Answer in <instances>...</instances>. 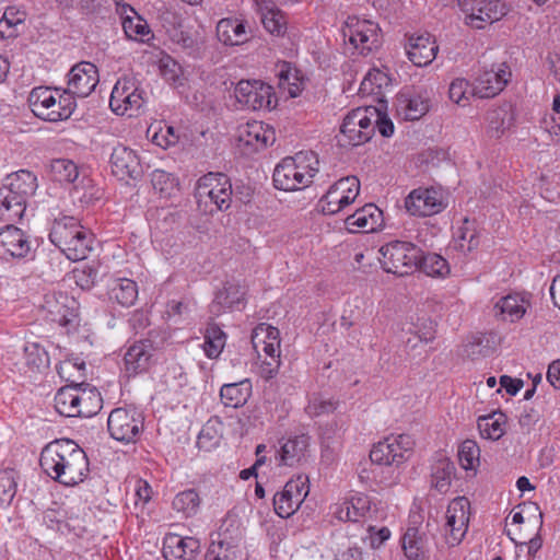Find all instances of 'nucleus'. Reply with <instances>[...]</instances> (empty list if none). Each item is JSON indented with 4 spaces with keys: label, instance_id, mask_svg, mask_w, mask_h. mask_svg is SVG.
I'll return each mask as SVG.
<instances>
[{
    "label": "nucleus",
    "instance_id": "obj_1",
    "mask_svg": "<svg viewBox=\"0 0 560 560\" xmlns=\"http://www.w3.org/2000/svg\"><path fill=\"white\" fill-rule=\"evenodd\" d=\"M39 465L54 480L68 487L82 482L89 472L85 452L72 440H55L42 450Z\"/></svg>",
    "mask_w": 560,
    "mask_h": 560
},
{
    "label": "nucleus",
    "instance_id": "obj_2",
    "mask_svg": "<svg viewBox=\"0 0 560 560\" xmlns=\"http://www.w3.org/2000/svg\"><path fill=\"white\" fill-rule=\"evenodd\" d=\"M319 161L313 151H301L294 156L284 158L273 171V184L285 191L307 187L318 172Z\"/></svg>",
    "mask_w": 560,
    "mask_h": 560
},
{
    "label": "nucleus",
    "instance_id": "obj_3",
    "mask_svg": "<svg viewBox=\"0 0 560 560\" xmlns=\"http://www.w3.org/2000/svg\"><path fill=\"white\" fill-rule=\"evenodd\" d=\"M27 103L36 117L52 122L68 119L75 108L71 95L67 92L59 94L57 89L48 86L34 88L28 94Z\"/></svg>",
    "mask_w": 560,
    "mask_h": 560
},
{
    "label": "nucleus",
    "instance_id": "obj_4",
    "mask_svg": "<svg viewBox=\"0 0 560 560\" xmlns=\"http://www.w3.org/2000/svg\"><path fill=\"white\" fill-rule=\"evenodd\" d=\"M380 262L385 272L405 276L418 269L421 249L409 242L394 241L380 248Z\"/></svg>",
    "mask_w": 560,
    "mask_h": 560
},
{
    "label": "nucleus",
    "instance_id": "obj_5",
    "mask_svg": "<svg viewBox=\"0 0 560 560\" xmlns=\"http://www.w3.org/2000/svg\"><path fill=\"white\" fill-rule=\"evenodd\" d=\"M145 104L144 91L136 78L124 75L115 83L110 98V109L117 115L136 116Z\"/></svg>",
    "mask_w": 560,
    "mask_h": 560
},
{
    "label": "nucleus",
    "instance_id": "obj_6",
    "mask_svg": "<svg viewBox=\"0 0 560 560\" xmlns=\"http://www.w3.org/2000/svg\"><path fill=\"white\" fill-rule=\"evenodd\" d=\"M196 197L199 205L213 206L209 212L229 209L232 200V185L229 177L222 173L205 175L198 180Z\"/></svg>",
    "mask_w": 560,
    "mask_h": 560
},
{
    "label": "nucleus",
    "instance_id": "obj_7",
    "mask_svg": "<svg viewBox=\"0 0 560 560\" xmlns=\"http://www.w3.org/2000/svg\"><path fill=\"white\" fill-rule=\"evenodd\" d=\"M42 310L46 319L67 329V332L79 325L78 302L63 292H49L45 294Z\"/></svg>",
    "mask_w": 560,
    "mask_h": 560
},
{
    "label": "nucleus",
    "instance_id": "obj_8",
    "mask_svg": "<svg viewBox=\"0 0 560 560\" xmlns=\"http://www.w3.org/2000/svg\"><path fill=\"white\" fill-rule=\"evenodd\" d=\"M415 441L408 434L389 436L374 444L370 452L372 463L385 466H399L412 454Z\"/></svg>",
    "mask_w": 560,
    "mask_h": 560
},
{
    "label": "nucleus",
    "instance_id": "obj_9",
    "mask_svg": "<svg viewBox=\"0 0 560 560\" xmlns=\"http://www.w3.org/2000/svg\"><path fill=\"white\" fill-rule=\"evenodd\" d=\"M360 192V180L357 176L342 177L332 184L320 198L318 207L324 214H336L351 205Z\"/></svg>",
    "mask_w": 560,
    "mask_h": 560
},
{
    "label": "nucleus",
    "instance_id": "obj_10",
    "mask_svg": "<svg viewBox=\"0 0 560 560\" xmlns=\"http://www.w3.org/2000/svg\"><path fill=\"white\" fill-rule=\"evenodd\" d=\"M306 476H298L289 480L283 489L273 495V508L277 515L282 518L290 517L299 510L310 492Z\"/></svg>",
    "mask_w": 560,
    "mask_h": 560
},
{
    "label": "nucleus",
    "instance_id": "obj_11",
    "mask_svg": "<svg viewBox=\"0 0 560 560\" xmlns=\"http://www.w3.org/2000/svg\"><path fill=\"white\" fill-rule=\"evenodd\" d=\"M377 31V25L373 22L359 20L355 16H349L342 27L343 37L348 38L361 55H366L378 46Z\"/></svg>",
    "mask_w": 560,
    "mask_h": 560
},
{
    "label": "nucleus",
    "instance_id": "obj_12",
    "mask_svg": "<svg viewBox=\"0 0 560 560\" xmlns=\"http://www.w3.org/2000/svg\"><path fill=\"white\" fill-rule=\"evenodd\" d=\"M235 98L243 107L250 110L275 107L272 88L258 80L240 81L235 88Z\"/></svg>",
    "mask_w": 560,
    "mask_h": 560
},
{
    "label": "nucleus",
    "instance_id": "obj_13",
    "mask_svg": "<svg viewBox=\"0 0 560 560\" xmlns=\"http://www.w3.org/2000/svg\"><path fill=\"white\" fill-rule=\"evenodd\" d=\"M470 502L465 497L453 499L446 510L445 539L450 546H457L465 537L468 523Z\"/></svg>",
    "mask_w": 560,
    "mask_h": 560
},
{
    "label": "nucleus",
    "instance_id": "obj_14",
    "mask_svg": "<svg viewBox=\"0 0 560 560\" xmlns=\"http://www.w3.org/2000/svg\"><path fill=\"white\" fill-rule=\"evenodd\" d=\"M107 429L113 439L124 443H135L142 429L143 423L136 412L125 408L112 410L107 420Z\"/></svg>",
    "mask_w": 560,
    "mask_h": 560
},
{
    "label": "nucleus",
    "instance_id": "obj_15",
    "mask_svg": "<svg viewBox=\"0 0 560 560\" xmlns=\"http://www.w3.org/2000/svg\"><path fill=\"white\" fill-rule=\"evenodd\" d=\"M511 77L510 67L505 62L485 69L475 80L472 95L480 98L494 97L504 90Z\"/></svg>",
    "mask_w": 560,
    "mask_h": 560
},
{
    "label": "nucleus",
    "instance_id": "obj_16",
    "mask_svg": "<svg viewBox=\"0 0 560 560\" xmlns=\"http://www.w3.org/2000/svg\"><path fill=\"white\" fill-rule=\"evenodd\" d=\"M405 207L411 215L430 217L440 213L445 205L442 194L434 188H417L407 196Z\"/></svg>",
    "mask_w": 560,
    "mask_h": 560
},
{
    "label": "nucleus",
    "instance_id": "obj_17",
    "mask_svg": "<svg viewBox=\"0 0 560 560\" xmlns=\"http://www.w3.org/2000/svg\"><path fill=\"white\" fill-rule=\"evenodd\" d=\"M68 78L67 93L79 97L89 96L100 81L97 68L88 61L73 66L69 71Z\"/></svg>",
    "mask_w": 560,
    "mask_h": 560
},
{
    "label": "nucleus",
    "instance_id": "obj_18",
    "mask_svg": "<svg viewBox=\"0 0 560 560\" xmlns=\"http://www.w3.org/2000/svg\"><path fill=\"white\" fill-rule=\"evenodd\" d=\"M280 448L276 459L278 465L295 467L307 462L310 457V436L300 434L283 439L279 442Z\"/></svg>",
    "mask_w": 560,
    "mask_h": 560
},
{
    "label": "nucleus",
    "instance_id": "obj_19",
    "mask_svg": "<svg viewBox=\"0 0 560 560\" xmlns=\"http://www.w3.org/2000/svg\"><path fill=\"white\" fill-rule=\"evenodd\" d=\"M155 348L149 339H143L130 346L124 355L125 373L128 376L141 374L151 365Z\"/></svg>",
    "mask_w": 560,
    "mask_h": 560
},
{
    "label": "nucleus",
    "instance_id": "obj_20",
    "mask_svg": "<svg viewBox=\"0 0 560 560\" xmlns=\"http://www.w3.org/2000/svg\"><path fill=\"white\" fill-rule=\"evenodd\" d=\"M110 165L113 174L119 179H136L142 174V167L136 152L124 145L114 148L110 155Z\"/></svg>",
    "mask_w": 560,
    "mask_h": 560
},
{
    "label": "nucleus",
    "instance_id": "obj_21",
    "mask_svg": "<svg viewBox=\"0 0 560 560\" xmlns=\"http://www.w3.org/2000/svg\"><path fill=\"white\" fill-rule=\"evenodd\" d=\"M30 249V242L21 229L8 224L0 231V258H23Z\"/></svg>",
    "mask_w": 560,
    "mask_h": 560
},
{
    "label": "nucleus",
    "instance_id": "obj_22",
    "mask_svg": "<svg viewBox=\"0 0 560 560\" xmlns=\"http://www.w3.org/2000/svg\"><path fill=\"white\" fill-rule=\"evenodd\" d=\"M408 59L417 67L430 65L436 56L438 45L430 34L411 35L405 46Z\"/></svg>",
    "mask_w": 560,
    "mask_h": 560
},
{
    "label": "nucleus",
    "instance_id": "obj_23",
    "mask_svg": "<svg viewBox=\"0 0 560 560\" xmlns=\"http://www.w3.org/2000/svg\"><path fill=\"white\" fill-rule=\"evenodd\" d=\"M238 141L259 151L276 141V133L269 125L254 120L238 127Z\"/></svg>",
    "mask_w": 560,
    "mask_h": 560
},
{
    "label": "nucleus",
    "instance_id": "obj_24",
    "mask_svg": "<svg viewBox=\"0 0 560 560\" xmlns=\"http://www.w3.org/2000/svg\"><path fill=\"white\" fill-rule=\"evenodd\" d=\"M200 550V541L195 537L170 534L164 539L163 556L166 560H195Z\"/></svg>",
    "mask_w": 560,
    "mask_h": 560
},
{
    "label": "nucleus",
    "instance_id": "obj_25",
    "mask_svg": "<svg viewBox=\"0 0 560 560\" xmlns=\"http://www.w3.org/2000/svg\"><path fill=\"white\" fill-rule=\"evenodd\" d=\"M82 387H59L55 395V408L57 412L65 417H92V409H81Z\"/></svg>",
    "mask_w": 560,
    "mask_h": 560
},
{
    "label": "nucleus",
    "instance_id": "obj_26",
    "mask_svg": "<svg viewBox=\"0 0 560 560\" xmlns=\"http://www.w3.org/2000/svg\"><path fill=\"white\" fill-rule=\"evenodd\" d=\"M371 503L366 494L357 493L331 506V514L341 522H359L370 512Z\"/></svg>",
    "mask_w": 560,
    "mask_h": 560
},
{
    "label": "nucleus",
    "instance_id": "obj_27",
    "mask_svg": "<svg viewBox=\"0 0 560 560\" xmlns=\"http://www.w3.org/2000/svg\"><path fill=\"white\" fill-rule=\"evenodd\" d=\"M349 232H374L383 225V212L375 205L368 203L346 219Z\"/></svg>",
    "mask_w": 560,
    "mask_h": 560
},
{
    "label": "nucleus",
    "instance_id": "obj_28",
    "mask_svg": "<svg viewBox=\"0 0 560 560\" xmlns=\"http://www.w3.org/2000/svg\"><path fill=\"white\" fill-rule=\"evenodd\" d=\"M1 189H7L12 198L26 206V199L37 189V178L30 171L20 170L7 177V184Z\"/></svg>",
    "mask_w": 560,
    "mask_h": 560
},
{
    "label": "nucleus",
    "instance_id": "obj_29",
    "mask_svg": "<svg viewBox=\"0 0 560 560\" xmlns=\"http://www.w3.org/2000/svg\"><path fill=\"white\" fill-rule=\"evenodd\" d=\"M476 12L469 15V25L475 28H483L485 23H493L503 18L506 5L503 0H475Z\"/></svg>",
    "mask_w": 560,
    "mask_h": 560
},
{
    "label": "nucleus",
    "instance_id": "obj_30",
    "mask_svg": "<svg viewBox=\"0 0 560 560\" xmlns=\"http://www.w3.org/2000/svg\"><path fill=\"white\" fill-rule=\"evenodd\" d=\"M83 228L84 226L73 217L57 219L51 226L49 240L62 252L78 233H83Z\"/></svg>",
    "mask_w": 560,
    "mask_h": 560
},
{
    "label": "nucleus",
    "instance_id": "obj_31",
    "mask_svg": "<svg viewBox=\"0 0 560 560\" xmlns=\"http://www.w3.org/2000/svg\"><path fill=\"white\" fill-rule=\"evenodd\" d=\"M429 100L420 94L401 92L396 98L397 113L406 120H418L429 110Z\"/></svg>",
    "mask_w": 560,
    "mask_h": 560
},
{
    "label": "nucleus",
    "instance_id": "obj_32",
    "mask_svg": "<svg viewBox=\"0 0 560 560\" xmlns=\"http://www.w3.org/2000/svg\"><path fill=\"white\" fill-rule=\"evenodd\" d=\"M488 133L500 138L514 122V110L510 103H503L487 113Z\"/></svg>",
    "mask_w": 560,
    "mask_h": 560
},
{
    "label": "nucleus",
    "instance_id": "obj_33",
    "mask_svg": "<svg viewBox=\"0 0 560 560\" xmlns=\"http://www.w3.org/2000/svg\"><path fill=\"white\" fill-rule=\"evenodd\" d=\"M529 302L520 294H509L501 298L494 305L504 320L515 323L526 313Z\"/></svg>",
    "mask_w": 560,
    "mask_h": 560
},
{
    "label": "nucleus",
    "instance_id": "obj_34",
    "mask_svg": "<svg viewBox=\"0 0 560 560\" xmlns=\"http://www.w3.org/2000/svg\"><path fill=\"white\" fill-rule=\"evenodd\" d=\"M217 36L224 45H240L246 40V30L242 21L222 19L217 25Z\"/></svg>",
    "mask_w": 560,
    "mask_h": 560
},
{
    "label": "nucleus",
    "instance_id": "obj_35",
    "mask_svg": "<svg viewBox=\"0 0 560 560\" xmlns=\"http://www.w3.org/2000/svg\"><path fill=\"white\" fill-rule=\"evenodd\" d=\"M85 371V362L80 358L67 359L58 366V374L61 381L70 386L89 385Z\"/></svg>",
    "mask_w": 560,
    "mask_h": 560
},
{
    "label": "nucleus",
    "instance_id": "obj_36",
    "mask_svg": "<svg viewBox=\"0 0 560 560\" xmlns=\"http://www.w3.org/2000/svg\"><path fill=\"white\" fill-rule=\"evenodd\" d=\"M362 112L358 113H348L345 117L343 122L340 127V136L338 137V142L340 145H351L357 147L364 143L363 136L361 133L362 129L358 126L359 121H361Z\"/></svg>",
    "mask_w": 560,
    "mask_h": 560
},
{
    "label": "nucleus",
    "instance_id": "obj_37",
    "mask_svg": "<svg viewBox=\"0 0 560 560\" xmlns=\"http://www.w3.org/2000/svg\"><path fill=\"white\" fill-rule=\"evenodd\" d=\"M109 298L125 307L135 304L138 299L137 283L130 279H116L109 289Z\"/></svg>",
    "mask_w": 560,
    "mask_h": 560
},
{
    "label": "nucleus",
    "instance_id": "obj_38",
    "mask_svg": "<svg viewBox=\"0 0 560 560\" xmlns=\"http://www.w3.org/2000/svg\"><path fill=\"white\" fill-rule=\"evenodd\" d=\"M244 292L238 284L229 283L215 294L210 306V311L214 315H219L224 308H231L242 303Z\"/></svg>",
    "mask_w": 560,
    "mask_h": 560
},
{
    "label": "nucleus",
    "instance_id": "obj_39",
    "mask_svg": "<svg viewBox=\"0 0 560 560\" xmlns=\"http://www.w3.org/2000/svg\"><path fill=\"white\" fill-rule=\"evenodd\" d=\"M26 20L25 11L16 7H8L0 20V37L13 38L20 33Z\"/></svg>",
    "mask_w": 560,
    "mask_h": 560
},
{
    "label": "nucleus",
    "instance_id": "obj_40",
    "mask_svg": "<svg viewBox=\"0 0 560 560\" xmlns=\"http://www.w3.org/2000/svg\"><path fill=\"white\" fill-rule=\"evenodd\" d=\"M504 423L505 417L502 412L480 416L477 420V427L481 438L492 441L499 440L504 434Z\"/></svg>",
    "mask_w": 560,
    "mask_h": 560
},
{
    "label": "nucleus",
    "instance_id": "obj_41",
    "mask_svg": "<svg viewBox=\"0 0 560 560\" xmlns=\"http://www.w3.org/2000/svg\"><path fill=\"white\" fill-rule=\"evenodd\" d=\"M93 244V235L86 229L83 228V233H78V235L72 240L68 247H66L62 253L66 257L72 261L83 260L88 257L89 253L92 250Z\"/></svg>",
    "mask_w": 560,
    "mask_h": 560
},
{
    "label": "nucleus",
    "instance_id": "obj_42",
    "mask_svg": "<svg viewBox=\"0 0 560 560\" xmlns=\"http://www.w3.org/2000/svg\"><path fill=\"white\" fill-rule=\"evenodd\" d=\"M49 175L55 182L71 184L79 177V168L71 160L56 159L49 164Z\"/></svg>",
    "mask_w": 560,
    "mask_h": 560
},
{
    "label": "nucleus",
    "instance_id": "obj_43",
    "mask_svg": "<svg viewBox=\"0 0 560 560\" xmlns=\"http://www.w3.org/2000/svg\"><path fill=\"white\" fill-rule=\"evenodd\" d=\"M25 209L26 206L12 198L10 191L0 188V221L15 222L23 217Z\"/></svg>",
    "mask_w": 560,
    "mask_h": 560
},
{
    "label": "nucleus",
    "instance_id": "obj_44",
    "mask_svg": "<svg viewBox=\"0 0 560 560\" xmlns=\"http://www.w3.org/2000/svg\"><path fill=\"white\" fill-rule=\"evenodd\" d=\"M226 336L215 324L209 323L205 332L203 349L208 358L215 359L222 352L225 346Z\"/></svg>",
    "mask_w": 560,
    "mask_h": 560
},
{
    "label": "nucleus",
    "instance_id": "obj_45",
    "mask_svg": "<svg viewBox=\"0 0 560 560\" xmlns=\"http://www.w3.org/2000/svg\"><path fill=\"white\" fill-rule=\"evenodd\" d=\"M200 497L195 489H187L177 493L173 500V509L184 516L195 515L200 508Z\"/></svg>",
    "mask_w": 560,
    "mask_h": 560
},
{
    "label": "nucleus",
    "instance_id": "obj_46",
    "mask_svg": "<svg viewBox=\"0 0 560 560\" xmlns=\"http://www.w3.org/2000/svg\"><path fill=\"white\" fill-rule=\"evenodd\" d=\"M418 269L431 277H444L450 272L446 259L434 253L423 254L422 250Z\"/></svg>",
    "mask_w": 560,
    "mask_h": 560
},
{
    "label": "nucleus",
    "instance_id": "obj_47",
    "mask_svg": "<svg viewBox=\"0 0 560 560\" xmlns=\"http://www.w3.org/2000/svg\"><path fill=\"white\" fill-rule=\"evenodd\" d=\"M135 16H126L122 20V28L126 36L130 39L145 42L149 39L150 27L145 20L139 16L132 9Z\"/></svg>",
    "mask_w": 560,
    "mask_h": 560
},
{
    "label": "nucleus",
    "instance_id": "obj_48",
    "mask_svg": "<svg viewBox=\"0 0 560 560\" xmlns=\"http://www.w3.org/2000/svg\"><path fill=\"white\" fill-rule=\"evenodd\" d=\"M402 549L410 560H419L424 555V544L417 527H408L402 537Z\"/></svg>",
    "mask_w": 560,
    "mask_h": 560
},
{
    "label": "nucleus",
    "instance_id": "obj_49",
    "mask_svg": "<svg viewBox=\"0 0 560 560\" xmlns=\"http://www.w3.org/2000/svg\"><path fill=\"white\" fill-rule=\"evenodd\" d=\"M455 470L453 463L448 459H440L432 470L433 487L440 492H446L451 486L452 475Z\"/></svg>",
    "mask_w": 560,
    "mask_h": 560
},
{
    "label": "nucleus",
    "instance_id": "obj_50",
    "mask_svg": "<svg viewBox=\"0 0 560 560\" xmlns=\"http://www.w3.org/2000/svg\"><path fill=\"white\" fill-rule=\"evenodd\" d=\"M211 537L224 540V542H229L230 545L238 548L240 541L242 539L240 523L235 517L228 516L225 520H223L218 532L211 534Z\"/></svg>",
    "mask_w": 560,
    "mask_h": 560
},
{
    "label": "nucleus",
    "instance_id": "obj_51",
    "mask_svg": "<svg viewBox=\"0 0 560 560\" xmlns=\"http://www.w3.org/2000/svg\"><path fill=\"white\" fill-rule=\"evenodd\" d=\"M26 365L33 370L42 371L49 366V355L39 343H27L24 348Z\"/></svg>",
    "mask_w": 560,
    "mask_h": 560
},
{
    "label": "nucleus",
    "instance_id": "obj_52",
    "mask_svg": "<svg viewBox=\"0 0 560 560\" xmlns=\"http://www.w3.org/2000/svg\"><path fill=\"white\" fill-rule=\"evenodd\" d=\"M489 340L483 336H474L462 347L460 355L470 360L488 357L491 353Z\"/></svg>",
    "mask_w": 560,
    "mask_h": 560
},
{
    "label": "nucleus",
    "instance_id": "obj_53",
    "mask_svg": "<svg viewBox=\"0 0 560 560\" xmlns=\"http://www.w3.org/2000/svg\"><path fill=\"white\" fill-rule=\"evenodd\" d=\"M337 407V401L331 398L325 397L320 393H314L308 398V404L305 407V412L314 418L332 412Z\"/></svg>",
    "mask_w": 560,
    "mask_h": 560
},
{
    "label": "nucleus",
    "instance_id": "obj_54",
    "mask_svg": "<svg viewBox=\"0 0 560 560\" xmlns=\"http://www.w3.org/2000/svg\"><path fill=\"white\" fill-rule=\"evenodd\" d=\"M252 394V387H220L221 401L226 407H242Z\"/></svg>",
    "mask_w": 560,
    "mask_h": 560
},
{
    "label": "nucleus",
    "instance_id": "obj_55",
    "mask_svg": "<svg viewBox=\"0 0 560 560\" xmlns=\"http://www.w3.org/2000/svg\"><path fill=\"white\" fill-rule=\"evenodd\" d=\"M236 550L237 547L211 537L205 560H234L236 558Z\"/></svg>",
    "mask_w": 560,
    "mask_h": 560
},
{
    "label": "nucleus",
    "instance_id": "obj_56",
    "mask_svg": "<svg viewBox=\"0 0 560 560\" xmlns=\"http://www.w3.org/2000/svg\"><path fill=\"white\" fill-rule=\"evenodd\" d=\"M480 450L472 440L464 441L458 448V460L460 466L466 469H474L479 464Z\"/></svg>",
    "mask_w": 560,
    "mask_h": 560
},
{
    "label": "nucleus",
    "instance_id": "obj_57",
    "mask_svg": "<svg viewBox=\"0 0 560 560\" xmlns=\"http://www.w3.org/2000/svg\"><path fill=\"white\" fill-rule=\"evenodd\" d=\"M217 424H220L219 421L209 420L202 427L197 440V445L199 448L211 451L219 445L221 435L217 429Z\"/></svg>",
    "mask_w": 560,
    "mask_h": 560
},
{
    "label": "nucleus",
    "instance_id": "obj_58",
    "mask_svg": "<svg viewBox=\"0 0 560 560\" xmlns=\"http://www.w3.org/2000/svg\"><path fill=\"white\" fill-rule=\"evenodd\" d=\"M362 112V115L360 118L361 121H359V127L362 129L361 133L363 136L364 143L368 142L375 132V126H374V117H378V108L375 106H366V107H358L352 109L350 113H358Z\"/></svg>",
    "mask_w": 560,
    "mask_h": 560
},
{
    "label": "nucleus",
    "instance_id": "obj_59",
    "mask_svg": "<svg viewBox=\"0 0 560 560\" xmlns=\"http://www.w3.org/2000/svg\"><path fill=\"white\" fill-rule=\"evenodd\" d=\"M16 493V472L13 469L0 471V501L10 504Z\"/></svg>",
    "mask_w": 560,
    "mask_h": 560
},
{
    "label": "nucleus",
    "instance_id": "obj_60",
    "mask_svg": "<svg viewBox=\"0 0 560 560\" xmlns=\"http://www.w3.org/2000/svg\"><path fill=\"white\" fill-rule=\"evenodd\" d=\"M261 22L270 34L279 36L285 32V18L278 9L267 10L261 16Z\"/></svg>",
    "mask_w": 560,
    "mask_h": 560
},
{
    "label": "nucleus",
    "instance_id": "obj_61",
    "mask_svg": "<svg viewBox=\"0 0 560 560\" xmlns=\"http://www.w3.org/2000/svg\"><path fill=\"white\" fill-rule=\"evenodd\" d=\"M388 81L387 75L378 69H371L363 78L360 84V92L362 94H374L377 93L383 85H386Z\"/></svg>",
    "mask_w": 560,
    "mask_h": 560
},
{
    "label": "nucleus",
    "instance_id": "obj_62",
    "mask_svg": "<svg viewBox=\"0 0 560 560\" xmlns=\"http://www.w3.org/2000/svg\"><path fill=\"white\" fill-rule=\"evenodd\" d=\"M465 225L468 224V220H465ZM479 245V237L475 229L469 226H463L458 229V235L456 238V248L463 253L471 252Z\"/></svg>",
    "mask_w": 560,
    "mask_h": 560
},
{
    "label": "nucleus",
    "instance_id": "obj_63",
    "mask_svg": "<svg viewBox=\"0 0 560 560\" xmlns=\"http://www.w3.org/2000/svg\"><path fill=\"white\" fill-rule=\"evenodd\" d=\"M86 530L85 521L80 515H67L65 513L63 523L61 524V535H73L81 537Z\"/></svg>",
    "mask_w": 560,
    "mask_h": 560
},
{
    "label": "nucleus",
    "instance_id": "obj_64",
    "mask_svg": "<svg viewBox=\"0 0 560 560\" xmlns=\"http://www.w3.org/2000/svg\"><path fill=\"white\" fill-rule=\"evenodd\" d=\"M472 86L465 79H455L448 89L450 98L456 103L460 104L464 101L468 100V94L472 95Z\"/></svg>",
    "mask_w": 560,
    "mask_h": 560
}]
</instances>
